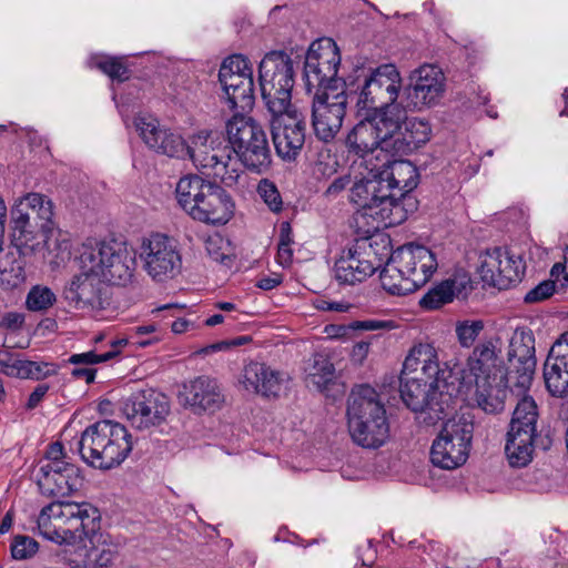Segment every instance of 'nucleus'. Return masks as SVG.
Segmentation results:
<instances>
[{
    "label": "nucleus",
    "instance_id": "nucleus-1",
    "mask_svg": "<svg viewBox=\"0 0 568 568\" xmlns=\"http://www.w3.org/2000/svg\"><path fill=\"white\" fill-rule=\"evenodd\" d=\"M400 83L399 72L394 64H383L375 69L361 65L343 81V91L359 109L399 110Z\"/></svg>",
    "mask_w": 568,
    "mask_h": 568
},
{
    "label": "nucleus",
    "instance_id": "nucleus-2",
    "mask_svg": "<svg viewBox=\"0 0 568 568\" xmlns=\"http://www.w3.org/2000/svg\"><path fill=\"white\" fill-rule=\"evenodd\" d=\"M346 415L349 435L358 446L375 449L388 439L386 409L371 385L362 384L352 388Z\"/></svg>",
    "mask_w": 568,
    "mask_h": 568
},
{
    "label": "nucleus",
    "instance_id": "nucleus-3",
    "mask_svg": "<svg viewBox=\"0 0 568 568\" xmlns=\"http://www.w3.org/2000/svg\"><path fill=\"white\" fill-rule=\"evenodd\" d=\"M131 435L120 423L103 419L88 426L78 440L81 458L89 466L109 470L121 465L132 450Z\"/></svg>",
    "mask_w": 568,
    "mask_h": 568
},
{
    "label": "nucleus",
    "instance_id": "nucleus-4",
    "mask_svg": "<svg viewBox=\"0 0 568 568\" xmlns=\"http://www.w3.org/2000/svg\"><path fill=\"white\" fill-rule=\"evenodd\" d=\"M79 267L112 285H126L136 267L135 253L119 242L83 244L78 257Z\"/></svg>",
    "mask_w": 568,
    "mask_h": 568
},
{
    "label": "nucleus",
    "instance_id": "nucleus-5",
    "mask_svg": "<svg viewBox=\"0 0 568 568\" xmlns=\"http://www.w3.org/2000/svg\"><path fill=\"white\" fill-rule=\"evenodd\" d=\"M399 393L404 404L417 414L418 423L433 426L444 419L454 409L453 392L455 385L443 387V383L432 379L416 378L413 376L399 377Z\"/></svg>",
    "mask_w": 568,
    "mask_h": 568
},
{
    "label": "nucleus",
    "instance_id": "nucleus-6",
    "mask_svg": "<svg viewBox=\"0 0 568 568\" xmlns=\"http://www.w3.org/2000/svg\"><path fill=\"white\" fill-rule=\"evenodd\" d=\"M538 412L531 397L520 399L513 413L505 452L513 467H524L532 459L535 448L548 449L551 440L537 434Z\"/></svg>",
    "mask_w": 568,
    "mask_h": 568
},
{
    "label": "nucleus",
    "instance_id": "nucleus-7",
    "mask_svg": "<svg viewBox=\"0 0 568 568\" xmlns=\"http://www.w3.org/2000/svg\"><path fill=\"white\" fill-rule=\"evenodd\" d=\"M262 99L271 113H282L291 104L294 68L291 55L283 50L267 52L258 64Z\"/></svg>",
    "mask_w": 568,
    "mask_h": 568
},
{
    "label": "nucleus",
    "instance_id": "nucleus-8",
    "mask_svg": "<svg viewBox=\"0 0 568 568\" xmlns=\"http://www.w3.org/2000/svg\"><path fill=\"white\" fill-rule=\"evenodd\" d=\"M418 183V169L408 160H395L374 178L356 182L351 189V200L359 205L377 201L387 193L413 192Z\"/></svg>",
    "mask_w": 568,
    "mask_h": 568
},
{
    "label": "nucleus",
    "instance_id": "nucleus-9",
    "mask_svg": "<svg viewBox=\"0 0 568 568\" xmlns=\"http://www.w3.org/2000/svg\"><path fill=\"white\" fill-rule=\"evenodd\" d=\"M341 53L331 38L318 39L310 45L304 61V81L308 93L335 92L345 79L338 78Z\"/></svg>",
    "mask_w": 568,
    "mask_h": 568
},
{
    "label": "nucleus",
    "instance_id": "nucleus-10",
    "mask_svg": "<svg viewBox=\"0 0 568 568\" xmlns=\"http://www.w3.org/2000/svg\"><path fill=\"white\" fill-rule=\"evenodd\" d=\"M473 435L474 422L469 415L446 420L430 448L433 465L443 469L464 465L469 456Z\"/></svg>",
    "mask_w": 568,
    "mask_h": 568
},
{
    "label": "nucleus",
    "instance_id": "nucleus-11",
    "mask_svg": "<svg viewBox=\"0 0 568 568\" xmlns=\"http://www.w3.org/2000/svg\"><path fill=\"white\" fill-rule=\"evenodd\" d=\"M219 80L226 95L230 109L251 110L254 105L253 68L243 54H232L224 59L219 71Z\"/></svg>",
    "mask_w": 568,
    "mask_h": 568
},
{
    "label": "nucleus",
    "instance_id": "nucleus-12",
    "mask_svg": "<svg viewBox=\"0 0 568 568\" xmlns=\"http://www.w3.org/2000/svg\"><path fill=\"white\" fill-rule=\"evenodd\" d=\"M139 256L143 270L158 282L175 277L182 267V257L176 242L164 234L155 233L144 237Z\"/></svg>",
    "mask_w": 568,
    "mask_h": 568
},
{
    "label": "nucleus",
    "instance_id": "nucleus-13",
    "mask_svg": "<svg viewBox=\"0 0 568 568\" xmlns=\"http://www.w3.org/2000/svg\"><path fill=\"white\" fill-rule=\"evenodd\" d=\"M122 413L133 427L146 429L166 419L170 400L153 388L139 389L123 400Z\"/></svg>",
    "mask_w": 568,
    "mask_h": 568
},
{
    "label": "nucleus",
    "instance_id": "nucleus-14",
    "mask_svg": "<svg viewBox=\"0 0 568 568\" xmlns=\"http://www.w3.org/2000/svg\"><path fill=\"white\" fill-rule=\"evenodd\" d=\"M412 81L400 94L398 105L402 110H422L439 102L445 91V77L437 67L422 65L415 70Z\"/></svg>",
    "mask_w": 568,
    "mask_h": 568
},
{
    "label": "nucleus",
    "instance_id": "nucleus-15",
    "mask_svg": "<svg viewBox=\"0 0 568 568\" xmlns=\"http://www.w3.org/2000/svg\"><path fill=\"white\" fill-rule=\"evenodd\" d=\"M358 210L355 220L369 216L377 222L375 230L383 227H392L405 222L409 214L418 209V201L412 192L387 193L379 195V200L364 202L357 205Z\"/></svg>",
    "mask_w": 568,
    "mask_h": 568
},
{
    "label": "nucleus",
    "instance_id": "nucleus-16",
    "mask_svg": "<svg viewBox=\"0 0 568 568\" xmlns=\"http://www.w3.org/2000/svg\"><path fill=\"white\" fill-rule=\"evenodd\" d=\"M511 384L520 390L530 387L536 372L535 336L531 329L516 328L507 354Z\"/></svg>",
    "mask_w": 568,
    "mask_h": 568
},
{
    "label": "nucleus",
    "instance_id": "nucleus-17",
    "mask_svg": "<svg viewBox=\"0 0 568 568\" xmlns=\"http://www.w3.org/2000/svg\"><path fill=\"white\" fill-rule=\"evenodd\" d=\"M233 144H194L189 158L204 174L219 178L226 186H233L240 178L237 161L233 158Z\"/></svg>",
    "mask_w": 568,
    "mask_h": 568
},
{
    "label": "nucleus",
    "instance_id": "nucleus-18",
    "mask_svg": "<svg viewBox=\"0 0 568 568\" xmlns=\"http://www.w3.org/2000/svg\"><path fill=\"white\" fill-rule=\"evenodd\" d=\"M346 92L335 91L313 93L312 118L316 138L331 142L342 128L345 108L348 103Z\"/></svg>",
    "mask_w": 568,
    "mask_h": 568
},
{
    "label": "nucleus",
    "instance_id": "nucleus-19",
    "mask_svg": "<svg viewBox=\"0 0 568 568\" xmlns=\"http://www.w3.org/2000/svg\"><path fill=\"white\" fill-rule=\"evenodd\" d=\"M460 373L462 369L455 371L447 365L440 368L435 348L429 344H418L406 356L400 376L432 379L435 385L443 383V387H447L459 381Z\"/></svg>",
    "mask_w": 568,
    "mask_h": 568
},
{
    "label": "nucleus",
    "instance_id": "nucleus-20",
    "mask_svg": "<svg viewBox=\"0 0 568 568\" xmlns=\"http://www.w3.org/2000/svg\"><path fill=\"white\" fill-rule=\"evenodd\" d=\"M524 273L523 258L501 247L487 251L479 267L481 281L498 290H507L513 284L520 282Z\"/></svg>",
    "mask_w": 568,
    "mask_h": 568
},
{
    "label": "nucleus",
    "instance_id": "nucleus-21",
    "mask_svg": "<svg viewBox=\"0 0 568 568\" xmlns=\"http://www.w3.org/2000/svg\"><path fill=\"white\" fill-rule=\"evenodd\" d=\"M34 478L40 493L51 498H63L80 490L84 478L81 469L72 464L38 466Z\"/></svg>",
    "mask_w": 568,
    "mask_h": 568
},
{
    "label": "nucleus",
    "instance_id": "nucleus-22",
    "mask_svg": "<svg viewBox=\"0 0 568 568\" xmlns=\"http://www.w3.org/2000/svg\"><path fill=\"white\" fill-rule=\"evenodd\" d=\"M65 301L78 310L102 311L110 305L108 287L91 272L74 275L64 287Z\"/></svg>",
    "mask_w": 568,
    "mask_h": 568
},
{
    "label": "nucleus",
    "instance_id": "nucleus-23",
    "mask_svg": "<svg viewBox=\"0 0 568 568\" xmlns=\"http://www.w3.org/2000/svg\"><path fill=\"white\" fill-rule=\"evenodd\" d=\"M79 511L75 503L54 501L44 506L37 520L40 535L58 545L72 544L75 528L70 529L68 520Z\"/></svg>",
    "mask_w": 568,
    "mask_h": 568
},
{
    "label": "nucleus",
    "instance_id": "nucleus-24",
    "mask_svg": "<svg viewBox=\"0 0 568 568\" xmlns=\"http://www.w3.org/2000/svg\"><path fill=\"white\" fill-rule=\"evenodd\" d=\"M499 338L478 343L467 358V366L474 381L510 379L509 366H505Z\"/></svg>",
    "mask_w": 568,
    "mask_h": 568
},
{
    "label": "nucleus",
    "instance_id": "nucleus-25",
    "mask_svg": "<svg viewBox=\"0 0 568 568\" xmlns=\"http://www.w3.org/2000/svg\"><path fill=\"white\" fill-rule=\"evenodd\" d=\"M392 254L395 263L406 273V276L413 278L417 288L424 286L438 267L436 255L424 245L408 243Z\"/></svg>",
    "mask_w": 568,
    "mask_h": 568
},
{
    "label": "nucleus",
    "instance_id": "nucleus-26",
    "mask_svg": "<svg viewBox=\"0 0 568 568\" xmlns=\"http://www.w3.org/2000/svg\"><path fill=\"white\" fill-rule=\"evenodd\" d=\"M234 202L230 194L219 184L213 183L200 200L192 204L187 214L196 221L224 225L234 215Z\"/></svg>",
    "mask_w": 568,
    "mask_h": 568
},
{
    "label": "nucleus",
    "instance_id": "nucleus-27",
    "mask_svg": "<svg viewBox=\"0 0 568 568\" xmlns=\"http://www.w3.org/2000/svg\"><path fill=\"white\" fill-rule=\"evenodd\" d=\"M179 398L185 407L195 414L215 412L224 403V395L215 379L209 376H199L183 384Z\"/></svg>",
    "mask_w": 568,
    "mask_h": 568
},
{
    "label": "nucleus",
    "instance_id": "nucleus-28",
    "mask_svg": "<svg viewBox=\"0 0 568 568\" xmlns=\"http://www.w3.org/2000/svg\"><path fill=\"white\" fill-rule=\"evenodd\" d=\"M10 221L12 239L19 253L24 256L34 254L39 246L38 232L34 230L32 216L20 197L14 201L10 210Z\"/></svg>",
    "mask_w": 568,
    "mask_h": 568
},
{
    "label": "nucleus",
    "instance_id": "nucleus-29",
    "mask_svg": "<svg viewBox=\"0 0 568 568\" xmlns=\"http://www.w3.org/2000/svg\"><path fill=\"white\" fill-rule=\"evenodd\" d=\"M366 253L351 247L335 262V277L341 284L354 285L373 275L379 265L366 258Z\"/></svg>",
    "mask_w": 568,
    "mask_h": 568
},
{
    "label": "nucleus",
    "instance_id": "nucleus-30",
    "mask_svg": "<svg viewBox=\"0 0 568 568\" xmlns=\"http://www.w3.org/2000/svg\"><path fill=\"white\" fill-rule=\"evenodd\" d=\"M240 382L246 390L275 397L281 390L282 378L280 372L263 363L252 362L244 367Z\"/></svg>",
    "mask_w": 568,
    "mask_h": 568
},
{
    "label": "nucleus",
    "instance_id": "nucleus-31",
    "mask_svg": "<svg viewBox=\"0 0 568 568\" xmlns=\"http://www.w3.org/2000/svg\"><path fill=\"white\" fill-rule=\"evenodd\" d=\"M73 552L75 555L73 559H78L82 568H108L115 559L112 545L106 541L100 530L93 534L83 545L74 546Z\"/></svg>",
    "mask_w": 568,
    "mask_h": 568
},
{
    "label": "nucleus",
    "instance_id": "nucleus-32",
    "mask_svg": "<svg viewBox=\"0 0 568 568\" xmlns=\"http://www.w3.org/2000/svg\"><path fill=\"white\" fill-rule=\"evenodd\" d=\"M468 290H471L466 278H447L430 288L419 301L424 310H437L443 305L453 302L454 297H466Z\"/></svg>",
    "mask_w": 568,
    "mask_h": 568
},
{
    "label": "nucleus",
    "instance_id": "nucleus-33",
    "mask_svg": "<svg viewBox=\"0 0 568 568\" xmlns=\"http://www.w3.org/2000/svg\"><path fill=\"white\" fill-rule=\"evenodd\" d=\"M475 396L479 408L489 414H498L505 408L508 388H517L506 381H475Z\"/></svg>",
    "mask_w": 568,
    "mask_h": 568
},
{
    "label": "nucleus",
    "instance_id": "nucleus-34",
    "mask_svg": "<svg viewBox=\"0 0 568 568\" xmlns=\"http://www.w3.org/2000/svg\"><path fill=\"white\" fill-rule=\"evenodd\" d=\"M272 142H305L306 123L296 114L272 113Z\"/></svg>",
    "mask_w": 568,
    "mask_h": 568
},
{
    "label": "nucleus",
    "instance_id": "nucleus-35",
    "mask_svg": "<svg viewBox=\"0 0 568 568\" xmlns=\"http://www.w3.org/2000/svg\"><path fill=\"white\" fill-rule=\"evenodd\" d=\"M227 142H267L258 122L252 118L235 114L225 124Z\"/></svg>",
    "mask_w": 568,
    "mask_h": 568
},
{
    "label": "nucleus",
    "instance_id": "nucleus-36",
    "mask_svg": "<svg viewBox=\"0 0 568 568\" xmlns=\"http://www.w3.org/2000/svg\"><path fill=\"white\" fill-rule=\"evenodd\" d=\"M80 514L68 520L70 529L75 528L74 541L71 545H83L90 537L100 530L99 510L89 503L77 504Z\"/></svg>",
    "mask_w": 568,
    "mask_h": 568
},
{
    "label": "nucleus",
    "instance_id": "nucleus-37",
    "mask_svg": "<svg viewBox=\"0 0 568 568\" xmlns=\"http://www.w3.org/2000/svg\"><path fill=\"white\" fill-rule=\"evenodd\" d=\"M379 278L383 288L392 295H407L418 290L413 278L406 276V273L395 263L393 254L381 271Z\"/></svg>",
    "mask_w": 568,
    "mask_h": 568
},
{
    "label": "nucleus",
    "instance_id": "nucleus-38",
    "mask_svg": "<svg viewBox=\"0 0 568 568\" xmlns=\"http://www.w3.org/2000/svg\"><path fill=\"white\" fill-rule=\"evenodd\" d=\"M233 158L255 173L265 172L271 165L267 144H233Z\"/></svg>",
    "mask_w": 568,
    "mask_h": 568
},
{
    "label": "nucleus",
    "instance_id": "nucleus-39",
    "mask_svg": "<svg viewBox=\"0 0 568 568\" xmlns=\"http://www.w3.org/2000/svg\"><path fill=\"white\" fill-rule=\"evenodd\" d=\"M349 153L358 155L363 160V164L369 171L371 178H374L379 171L388 168L393 163V154L382 144H348Z\"/></svg>",
    "mask_w": 568,
    "mask_h": 568
},
{
    "label": "nucleus",
    "instance_id": "nucleus-40",
    "mask_svg": "<svg viewBox=\"0 0 568 568\" xmlns=\"http://www.w3.org/2000/svg\"><path fill=\"white\" fill-rule=\"evenodd\" d=\"M213 183L205 181L196 174H189L180 179L176 184L175 193L180 206L187 213L192 204L200 200L207 187Z\"/></svg>",
    "mask_w": 568,
    "mask_h": 568
},
{
    "label": "nucleus",
    "instance_id": "nucleus-41",
    "mask_svg": "<svg viewBox=\"0 0 568 568\" xmlns=\"http://www.w3.org/2000/svg\"><path fill=\"white\" fill-rule=\"evenodd\" d=\"M39 246L37 252L48 251L50 254H54L57 257L63 254H70V241L67 233L55 227L54 224H40L38 232Z\"/></svg>",
    "mask_w": 568,
    "mask_h": 568
},
{
    "label": "nucleus",
    "instance_id": "nucleus-42",
    "mask_svg": "<svg viewBox=\"0 0 568 568\" xmlns=\"http://www.w3.org/2000/svg\"><path fill=\"white\" fill-rule=\"evenodd\" d=\"M544 379L548 392L556 397L568 395V362L546 361Z\"/></svg>",
    "mask_w": 568,
    "mask_h": 568
},
{
    "label": "nucleus",
    "instance_id": "nucleus-43",
    "mask_svg": "<svg viewBox=\"0 0 568 568\" xmlns=\"http://www.w3.org/2000/svg\"><path fill=\"white\" fill-rule=\"evenodd\" d=\"M305 371L307 372L306 381L322 390L333 381L335 367L326 355L314 354Z\"/></svg>",
    "mask_w": 568,
    "mask_h": 568
},
{
    "label": "nucleus",
    "instance_id": "nucleus-44",
    "mask_svg": "<svg viewBox=\"0 0 568 568\" xmlns=\"http://www.w3.org/2000/svg\"><path fill=\"white\" fill-rule=\"evenodd\" d=\"M134 125L140 132V136L144 142H174L175 135L169 129L161 126L156 118L144 114L139 115L134 120Z\"/></svg>",
    "mask_w": 568,
    "mask_h": 568
},
{
    "label": "nucleus",
    "instance_id": "nucleus-45",
    "mask_svg": "<svg viewBox=\"0 0 568 568\" xmlns=\"http://www.w3.org/2000/svg\"><path fill=\"white\" fill-rule=\"evenodd\" d=\"M381 114L372 119L374 128L373 142H400L399 131L402 128L399 116L396 119L387 116L386 111H378Z\"/></svg>",
    "mask_w": 568,
    "mask_h": 568
},
{
    "label": "nucleus",
    "instance_id": "nucleus-46",
    "mask_svg": "<svg viewBox=\"0 0 568 568\" xmlns=\"http://www.w3.org/2000/svg\"><path fill=\"white\" fill-rule=\"evenodd\" d=\"M20 199L28 211H32L33 220H40L41 224H54L52 221L54 215L53 203L47 195L30 192L20 196Z\"/></svg>",
    "mask_w": 568,
    "mask_h": 568
},
{
    "label": "nucleus",
    "instance_id": "nucleus-47",
    "mask_svg": "<svg viewBox=\"0 0 568 568\" xmlns=\"http://www.w3.org/2000/svg\"><path fill=\"white\" fill-rule=\"evenodd\" d=\"M57 296L48 286L36 285L33 286L26 300V305L32 312H45L54 305Z\"/></svg>",
    "mask_w": 568,
    "mask_h": 568
},
{
    "label": "nucleus",
    "instance_id": "nucleus-48",
    "mask_svg": "<svg viewBox=\"0 0 568 568\" xmlns=\"http://www.w3.org/2000/svg\"><path fill=\"white\" fill-rule=\"evenodd\" d=\"M205 248L209 256L226 267H231L235 261V255L231 252L229 243L221 236L209 237L205 242Z\"/></svg>",
    "mask_w": 568,
    "mask_h": 568
},
{
    "label": "nucleus",
    "instance_id": "nucleus-49",
    "mask_svg": "<svg viewBox=\"0 0 568 568\" xmlns=\"http://www.w3.org/2000/svg\"><path fill=\"white\" fill-rule=\"evenodd\" d=\"M39 551V542L27 535L13 536L10 544V554L13 560H29Z\"/></svg>",
    "mask_w": 568,
    "mask_h": 568
},
{
    "label": "nucleus",
    "instance_id": "nucleus-50",
    "mask_svg": "<svg viewBox=\"0 0 568 568\" xmlns=\"http://www.w3.org/2000/svg\"><path fill=\"white\" fill-rule=\"evenodd\" d=\"M406 135L400 138V142H429L432 136V126L428 121L419 118L407 119L404 122Z\"/></svg>",
    "mask_w": 568,
    "mask_h": 568
},
{
    "label": "nucleus",
    "instance_id": "nucleus-51",
    "mask_svg": "<svg viewBox=\"0 0 568 568\" xmlns=\"http://www.w3.org/2000/svg\"><path fill=\"white\" fill-rule=\"evenodd\" d=\"M484 322L480 320L458 322L456 325V335L459 344L463 347H470L484 329Z\"/></svg>",
    "mask_w": 568,
    "mask_h": 568
},
{
    "label": "nucleus",
    "instance_id": "nucleus-52",
    "mask_svg": "<svg viewBox=\"0 0 568 568\" xmlns=\"http://www.w3.org/2000/svg\"><path fill=\"white\" fill-rule=\"evenodd\" d=\"M97 67L112 80L123 82L130 78V70L121 59L105 58L100 60Z\"/></svg>",
    "mask_w": 568,
    "mask_h": 568
},
{
    "label": "nucleus",
    "instance_id": "nucleus-53",
    "mask_svg": "<svg viewBox=\"0 0 568 568\" xmlns=\"http://www.w3.org/2000/svg\"><path fill=\"white\" fill-rule=\"evenodd\" d=\"M257 192L263 201L267 204L271 211H282V197L276 185L267 179L262 180L258 183Z\"/></svg>",
    "mask_w": 568,
    "mask_h": 568
},
{
    "label": "nucleus",
    "instance_id": "nucleus-54",
    "mask_svg": "<svg viewBox=\"0 0 568 568\" xmlns=\"http://www.w3.org/2000/svg\"><path fill=\"white\" fill-rule=\"evenodd\" d=\"M119 354L118 349H112L103 354H95L93 351L81 353V354H73L70 356L68 362L73 365H92L98 363L108 362L112 358H114Z\"/></svg>",
    "mask_w": 568,
    "mask_h": 568
},
{
    "label": "nucleus",
    "instance_id": "nucleus-55",
    "mask_svg": "<svg viewBox=\"0 0 568 568\" xmlns=\"http://www.w3.org/2000/svg\"><path fill=\"white\" fill-rule=\"evenodd\" d=\"M555 287H556V285H555L554 281H551V280L542 281L537 286H535L534 288L529 290L526 293V295L524 297V302L526 304H535V303L544 302L552 296V294L555 293Z\"/></svg>",
    "mask_w": 568,
    "mask_h": 568
},
{
    "label": "nucleus",
    "instance_id": "nucleus-56",
    "mask_svg": "<svg viewBox=\"0 0 568 568\" xmlns=\"http://www.w3.org/2000/svg\"><path fill=\"white\" fill-rule=\"evenodd\" d=\"M19 378H32L40 379L42 377L49 376L51 373L48 369L49 364L47 363H37L32 361H21Z\"/></svg>",
    "mask_w": 568,
    "mask_h": 568
},
{
    "label": "nucleus",
    "instance_id": "nucleus-57",
    "mask_svg": "<svg viewBox=\"0 0 568 568\" xmlns=\"http://www.w3.org/2000/svg\"><path fill=\"white\" fill-rule=\"evenodd\" d=\"M68 457L64 452V447L60 442H54L49 445L44 459L39 463V466H52L54 465H65L70 462L67 460Z\"/></svg>",
    "mask_w": 568,
    "mask_h": 568
},
{
    "label": "nucleus",
    "instance_id": "nucleus-58",
    "mask_svg": "<svg viewBox=\"0 0 568 568\" xmlns=\"http://www.w3.org/2000/svg\"><path fill=\"white\" fill-rule=\"evenodd\" d=\"M374 128L372 119L359 121L348 133L345 142H367L373 141Z\"/></svg>",
    "mask_w": 568,
    "mask_h": 568
},
{
    "label": "nucleus",
    "instance_id": "nucleus-59",
    "mask_svg": "<svg viewBox=\"0 0 568 568\" xmlns=\"http://www.w3.org/2000/svg\"><path fill=\"white\" fill-rule=\"evenodd\" d=\"M149 146L156 154L176 159L189 156L191 148L190 144H149Z\"/></svg>",
    "mask_w": 568,
    "mask_h": 568
},
{
    "label": "nucleus",
    "instance_id": "nucleus-60",
    "mask_svg": "<svg viewBox=\"0 0 568 568\" xmlns=\"http://www.w3.org/2000/svg\"><path fill=\"white\" fill-rule=\"evenodd\" d=\"M21 359L14 358L9 349H0V372L11 376L18 377L20 373Z\"/></svg>",
    "mask_w": 568,
    "mask_h": 568
},
{
    "label": "nucleus",
    "instance_id": "nucleus-61",
    "mask_svg": "<svg viewBox=\"0 0 568 568\" xmlns=\"http://www.w3.org/2000/svg\"><path fill=\"white\" fill-rule=\"evenodd\" d=\"M546 361H566L568 362V331L551 346Z\"/></svg>",
    "mask_w": 568,
    "mask_h": 568
},
{
    "label": "nucleus",
    "instance_id": "nucleus-62",
    "mask_svg": "<svg viewBox=\"0 0 568 568\" xmlns=\"http://www.w3.org/2000/svg\"><path fill=\"white\" fill-rule=\"evenodd\" d=\"M304 144H274L278 156L283 160H294Z\"/></svg>",
    "mask_w": 568,
    "mask_h": 568
},
{
    "label": "nucleus",
    "instance_id": "nucleus-63",
    "mask_svg": "<svg viewBox=\"0 0 568 568\" xmlns=\"http://www.w3.org/2000/svg\"><path fill=\"white\" fill-rule=\"evenodd\" d=\"M48 390H49L48 384H39L34 388V390L30 394L28 403H27V408H29V409L36 408L39 405V403L42 400L44 395L48 393Z\"/></svg>",
    "mask_w": 568,
    "mask_h": 568
},
{
    "label": "nucleus",
    "instance_id": "nucleus-64",
    "mask_svg": "<svg viewBox=\"0 0 568 568\" xmlns=\"http://www.w3.org/2000/svg\"><path fill=\"white\" fill-rule=\"evenodd\" d=\"M23 322V315L19 313H8L3 316L1 325L6 328L17 329L22 326Z\"/></svg>",
    "mask_w": 568,
    "mask_h": 568
}]
</instances>
